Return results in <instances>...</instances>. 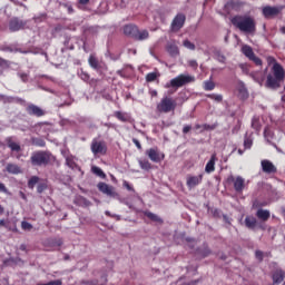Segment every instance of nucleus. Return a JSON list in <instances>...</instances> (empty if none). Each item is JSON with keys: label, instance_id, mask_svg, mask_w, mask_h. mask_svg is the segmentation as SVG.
Instances as JSON below:
<instances>
[{"label": "nucleus", "instance_id": "57", "mask_svg": "<svg viewBox=\"0 0 285 285\" xmlns=\"http://www.w3.org/2000/svg\"><path fill=\"white\" fill-rule=\"evenodd\" d=\"M65 8H67L69 14H72V12H75V9L70 4H65Z\"/></svg>", "mask_w": 285, "mask_h": 285}, {"label": "nucleus", "instance_id": "45", "mask_svg": "<svg viewBox=\"0 0 285 285\" xmlns=\"http://www.w3.org/2000/svg\"><path fill=\"white\" fill-rule=\"evenodd\" d=\"M21 228H22V230H30V229L32 228V224H30V223L23 220V222L21 223Z\"/></svg>", "mask_w": 285, "mask_h": 285}, {"label": "nucleus", "instance_id": "51", "mask_svg": "<svg viewBox=\"0 0 285 285\" xmlns=\"http://www.w3.org/2000/svg\"><path fill=\"white\" fill-rule=\"evenodd\" d=\"M240 70H243L244 75H248V65L247 63H240L239 65Z\"/></svg>", "mask_w": 285, "mask_h": 285}, {"label": "nucleus", "instance_id": "38", "mask_svg": "<svg viewBox=\"0 0 285 285\" xmlns=\"http://www.w3.org/2000/svg\"><path fill=\"white\" fill-rule=\"evenodd\" d=\"M48 244H50L51 246H62L63 240H61V238H51L48 240Z\"/></svg>", "mask_w": 285, "mask_h": 285}, {"label": "nucleus", "instance_id": "50", "mask_svg": "<svg viewBox=\"0 0 285 285\" xmlns=\"http://www.w3.org/2000/svg\"><path fill=\"white\" fill-rule=\"evenodd\" d=\"M13 104H20V106H26V100L23 98L13 97Z\"/></svg>", "mask_w": 285, "mask_h": 285}, {"label": "nucleus", "instance_id": "59", "mask_svg": "<svg viewBox=\"0 0 285 285\" xmlns=\"http://www.w3.org/2000/svg\"><path fill=\"white\" fill-rule=\"evenodd\" d=\"M38 193H43V190H46V186L45 185H38V188H37Z\"/></svg>", "mask_w": 285, "mask_h": 285}, {"label": "nucleus", "instance_id": "22", "mask_svg": "<svg viewBox=\"0 0 285 285\" xmlns=\"http://www.w3.org/2000/svg\"><path fill=\"white\" fill-rule=\"evenodd\" d=\"M114 117H116L118 121H122V124H128V121H130V115H128L127 112L115 111Z\"/></svg>", "mask_w": 285, "mask_h": 285}, {"label": "nucleus", "instance_id": "40", "mask_svg": "<svg viewBox=\"0 0 285 285\" xmlns=\"http://www.w3.org/2000/svg\"><path fill=\"white\" fill-rule=\"evenodd\" d=\"M183 46L188 50H195V43L190 42V40H184Z\"/></svg>", "mask_w": 285, "mask_h": 285}, {"label": "nucleus", "instance_id": "54", "mask_svg": "<svg viewBox=\"0 0 285 285\" xmlns=\"http://www.w3.org/2000/svg\"><path fill=\"white\" fill-rule=\"evenodd\" d=\"M132 144H135L136 148H138V150H141V142H139V140L137 138H132Z\"/></svg>", "mask_w": 285, "mask_h": 285}, {"label": "nucleus", "instance_id": "52", "mask_svg": "<svg viewBox=\"0 0 285 285\" xmlns=\"http://www.w3.org/2000/svg\"><path fill=\"white\" fill-rule=\"evenodd\" d=\"M188 66L190 67V68H194V70H197V68H198V63H197V60H189L188 61Z\"/></svg>", "mask_w": 285, "mask_h": 285}, {"label": "nucleus", "instance_id": "1", "mask_svg": "<svg viewBox=\"0 0 285 285\" xmlns=\"http://www.w3.org/2000/svg\"><path fill=\"white\" fill-rule=\"evenodd\" d=\"M267 63L272 67V73L267 75L266 87L277 90L282 86V81L285 79V70L275 57H267Z\"/></svg>", "mask_w": 285, "mask_h": 285}, {"label": "nucleus", "instance_id": "20", "mask_svg": "<svg viewBox=\"0 0 285 285\" xmlns=\"http://www.w3.org/2000/svg\"><path fill=\"white\" fill-rule=\"evenodd\" d=\"M6 170L10 175H21V167L19 165H17V164L9 163L6 166Z\"/></svg>", "mask_w": 285, "mask_h": 285}, {"label": "nucleus", "instance_id": "10", "mask_svg": "<svg viewBox=\"0 0 285 285\" xmlns=\"http://www.w3.org/2000/svg\"><path fill=\"white\" fill-rule=\"evenodd\" d=\"M186 23V14L177 13L174 20L171 21V30L173 32H179L184 28Z\"/></svg>", "mask_w": 285, "mask_h": 285}, {"label": "nucleus", "instance_id": "33", "mask_svg": "<svg viewBox=\"0 0 285 285\" xmlns=\"http://www.w3.org/2000/svg\"><path fill=\"white\" fill-rule=\"evenodd\" d=\"M91 173L97 175V177H100V179H106V173H104V170L97 166L91 167Z\"/></svg>", "mask_w": 285, "mask_h": 285}, {"label": "nucleus", "instance_id": "46", "mask_svg": "<svg viewBox=\"0 0 285 285\" xmlns=\"http://www.w3.org/2000/svg\"><path fill=\"white\" fill-rule=\"evenodd\" d=\"M255 257L258 262H264V252L262 250H256L255 252Z\"/></svg>", "mask_w": 285, "mask_h": 285}, {"label": "nucleus", "instance_id": "5", "mask_svg": "<svg viewBox=\"0 0 285 285\" xmlns=\"http://www.w3.org/2000/svg\"><path fill=\"white\" fill-rule=\"evenodd\" d=\"M175 108H177V102L168 96L164 97L157 105V111L164 114L173 112Z\"/></svg>", "mask_w": 285, "mask_h": 285}, {"label": "nucleus", "instance_id": "42", "mask_svg": "<svg viewBox=\"0 0 285 285\" xmlns=\"http://www.w3.org/2000/svg\"><path fill=\"white\" fill-rule=\"evenodd\" d=\"M244 148L245 150H250V148H253V140H250L249 138H246L244 140Z\"/></svg>", "mask_w": 285, "mask_h": 285}, {"label": "nucleus", "instance_id": "35", "mask_svg": "<svg viewBox=\"0 0 285 285\" xmlns=\"http://www.w3.org/2000/svg\"><path fill=\"white\" fill-rule=\"evenodd\" d=\"M252 128H254V130H257V132L262 130V124L259 122V118L254 117L252 119Z\"/></svg>", "mask_w": 285, "mask_h": 285}, {"label": "nucleus", "instance_id": "43", "mask_svg": "<svg viewBox=\"0 0 285 285\" xmlns=\"http://www.w3.org/2000/svg\"><path fill=\"white\" fill-rule=\"evenodd\" d=\"M210 248H208V245H204V248H203V250L200 252V255L203 256V257H208V255H210Z\"/></svg>", "mask_w": 285, "mask_h": 285}, {"label": "nucleus", "instance_id": "12", "mask_svg": "<svg viewBox=\"0 0 285 285\" xmlns=\"http://www.w3.org/2000/svg\"><path fill=\"white\" fill-rule=\"evenodd\" d=\"M204 181V174H200L198 176H188L186 180V186L189 188V190H193V188H197L199 184Z\"/></svg>", "mask_w": 285, "mask_h": 285}, {"label": "nucleus", "instance_id": "16", "mask_svg": "<svg viewBox=\"0 0 285 285\" xmlns=\"http://www.w3.org/2000/svg\"><path fill=\"white\" fill-rule=\"evenodd\" d=\"M265 19H271V17H277L282 12V7H271L266 6L262 10Z\"/></svg>", "mask_w": 285, "mask_h": 285}, {"label": "nucleus", "instance_id": "11", "mask_svg": "<svg viewBox=\"0 0 285 285\" xmlns=\"http://www.w3.org/2000/svg\"><path fill=\"white\" fill-rule=\"evenodd\" d=\"M26 112L30 117H45L46 110L35 104H28L26 107Z\"/></svg>", "mask_w": 285, "mask_h": 285}, {"label": "nucleus", "instance_id": "63", "mask_svg": "<svg viewBox=\"0 0 285 285\" xmlns=\"http://www.w3.org/2000/svg\"><path fill=\"white\" fill-rule=\"evenodd\" d=\"M6 213V208L0 205V215H3Z\"/></svg>", "mask_w": 285, "mask_h": 285}, {"label": "nucleus", "instance_id": "36", "mask_svg": "<svg viewBox=\"0 0 285 285\" xmlns=\"http://www.w3.org/2000/svg\"><path fill=\"white\" fill-rule=\"evenodd\" d=\"M66 166H68V168H71V170H75V168H77V163H75V158H72V156H68L66 158Z\"/></svg>", "mask_w": 285, "mask_h": 285}, {"label": "nucleus", "instance_id": "21", "mask_svg": "<svg viewBox=\"0 0 285 285\" xmlns=\"http://www.w3.org/2000/svg\"><path fill=\"white\" fill-rule=\"evenodd\" d=\"M256 217L258 219H261L262 222H268V219H271V212L267 210V209H262L259 208L257 212H256Z\"/></svg>", "mask_w": 285, "mask_h": 285}, {"label": "nucleus", "instance_id": "30", "mask_svg": "<svg viewBox=\"0 0 285 285\" xmlns=\"http://www.w3.org/2000/svg\"><path fill=\"white\" fill-rule=\"evenodd\" d=\"M138 164L141 168V170H153V164L148 159H140L138 160Z\"/></svg>", "mask_w": 285, "mask_h": 285}, {"label": "nucleus", "instance_id": "8", "mask_svg": "<svg viewBox=\"0 0 285 285\" xmlns=\"http://www.w3.org/2000/svg\"><path fill=\"white\" fill-rule=\"evenodd\" d=\"M227 184H234V190L238 194L244 193V188H246V180L242 176L235 177L230 175L227 178Z\"/></svg>", "mask_w": 285, "mask_h": 285}, {"label": "nucleus", "instance_id": "28", "mask_svg": "<svg viewBox=\"0 0 285 285\" xmlns=\"http://www.w3.org/2000/svg\"><path fill=\"white\" fill-rule=\"evenodd\" d=\"M88 63L94 70H99L101 68V66L99 65V60L95 56L89 57Z\"/></svg>", "mask_w": 285, "mask_h": 285}, {"label": "nucleus", "instance_id": "41", "mask_svg": "<svg viewBox=\"0 0 285 285\" xmlns=\"http://www.w3.org/2000/svg\"><path fill=\"white\" fill-rule=\"evenodd\" d=\"M215 128H217V124H214V125L204 124L200 132H204L205 130H215Z\"/></svg>", "mask_w": 285, "mask_h": 285}, {"label": "nucleus", "instance_id": "48", "mask_svg": "<svg viewBox=\"0 0 285 285\" xmlns=\"http://www.w3.org/2000/svg\"><path fill=\"white\" fill-rule=\"evenodd\" d=\"M122 186L127 189V190H129L130 193H135V187H132V185H130V183H128V181H124L122 183Z\"/></svg>", "mask_w": 285, "mask_h": 285}, {"label": "nucleus", "instance_id": "58", "mask_svg": "<svg viewBox=\"0 0 285 285\" xmlns=\"http://www.w3.org/2000/svg\"><path fill=\"white\" fill-rule=\"evenodd\" d=\"M8 227V223L6 222V219H0V228H7Z\"/></svg>", "mask_w": 285, "mask_h": 285}, {"label": "nucleus", "instance_id": "53", "mask_svg": "<svg viewBox=\"0 0 285 285\" xmlns=\"http://www.w3.org/2000/svg\"><path fill=\"white\" fill-rule=\"evenodd\" d=\"M190 130H193V126L186 125V126L183 128V135H188V132H190Z\"/></svg>", "mask_w": 285, "mask_h": 285}, {"label": "nucleus", "instance_id": "49", "mask_svg": "<svg viewBox=\"0 0 285 285\" xmlns=\"http://www.w3.org/2000/svg\"><path fill=\"white\" fill-rule=\"evenodd\" d=\"M80 79H82V81H90V75H88L86 71H81Z\"/></svg>", "mask_w": 285, "mask_h": 285}, {"label": "nucleus", "instance_id": "25", "mask_svg": "<svg viewBox=\"0 0 285 285\" xmlns=\"http://www.w3.org/2000/svg\"><path fill=\"white\" fill-rule=\"evenodd\" d=\"M145 217H148L151 222H156L157 224H164V219L159 217L157 214H154L153 212H145Z\"/></svg>", "mask_w": 285, "mask_h": 285}, {"label": "nucleus", "instance_id": "2", "mask_svg": "<svg viewBox=\"0 0 285 285\" xmlns=\"http://www.w3.org/2000/svg\"><path fill=\"white\" fill-rule=\"evenodd\" d=\"M232 26L239 30L240 32H244V35H255L257 32V21H255V18L253 16L248 14H237L234 16L230 19Z\"/></svg>", "mask_w": 285, "mask_h": 285}, {"label": "nucleus", "instance_id": "15", "mask_svg": "<svg viewBox=\"0 0 285 285\" xmlns=\"http://www.w3.org/2000/svg\"><path fill=\"white\" fill-rule=\"evenodd\" d=\"M262 170L266 175H275L277 173V167L273 164V161L268 159H264L261 161Z\"/></svg>", "mask_w": 285, "mask_h": 285}, {"label": "nucleus", "instance_id": "39", "mask_svg": "<svg viewBox=\"0 0 285 285\" xmlns=\"http://www.w3.org/2000/svg\"><path fill=\"white\" fill-rule=\"evenodd\" d=\"M18 77L21 79L23 83H28V79H30V75L26 72H18Z\"/></svg>", "mask_w": 285, "mask_h": 285}, {"label": "nucleus", "instance_id": "13", "mask_svg": "<svg viewBox=\"0 0 285 285\" xmlns=\"http://www.w3.org/2000/svg\"><path fill=\"white\" fill-rule=\"evenodd\" d=\"M97 188L100 193H104V195H107L108 197H117V191H115V187L106 183H98Z\"/></svg>", "mask_w": 285, "mask_h": 285}, {"label": "nucleus", "instance_id": "4", "mask_svg": "<svg viewBox=\"0 0 285 285\" xmlns=\"http://www.w3.org/2000/svg\"><path fill=\"white\" fill-rule=\"evenodd\" d=\"M124 35L135 41H146V39L150 37V32H148V30H139V27L135 24H126L124 27Z\"/></svg>", "mask_w": 285, "mask_h": 285}, {"label": "nucleus", "instance_id": "3", "mask_svg": "<svg viewBox=\"0 0 285 285\" xmlns=\"http://www.w3.org/2000/svg\"><path fill=\"white\" fill-rule=\"evenodd\" d=\"M57 161V157L49 150L33 151L30 157L31 166H50Z\"/></svg>", "mask_w": 285, "mask_h": 285}, {"label": "nucleus", "instance_id": "18", "mask_svg": "<svg viewBox=\"0 0 285 285\" xmlns=\"http://www.w3.org/2000/svg\"><path fill=\"white\" fill-rule=\"evenodd\" d=\"M284 278H285L284 269H276L272 275V279L274 284H282V282H284Z\"/></svg>", "mask_w": 285, "mask_h": 285}, {"label": "nucleus", "instance_id": "61", "mask_svg": "<svg viewBox=\"0 0 285 285\" xmlns=\"http://www.w3.org/2000/svg\"><path fill=\"white\" fill-rule=\"evenodd\" d=\"M195 130H204V125H195Z\"/></svg>", "mask_w": 285, "mask_h": 285}, {"label": "nucleus", "instance_id": "64", "mask_svg": "<svg viewBox=\"0 0 285 285\" xmlns=\"http://www.w3.org/2000/svg\"><path fill=\"white\" fill-rule=\"evenodd\" d=\"M6 60L3 58H0V66H4Z\"/></svg>", "mask_w": 285, "mask_h": 285}, {"label": "nucleus", "instance_id": "7", "mask_svg": "<svg viewBox=\"0 0 285 285\" xmlns=\"http://www.w3.org/2000/svg\"><path fill=\"white\" fill-rule=\"evenodd\" d=\"M92 155H106L108 153V146L106 145V141L104 140H97V138H94L90 146Z\"/></svg>", "mask_w": 285, "mask_h": 285}, {"label": "nucleus", "instance_id": "23", "mask_svg": "<svg viewBox=\"0 0 285 285\" xmlns=\"http://www.w3.org/2000/svg\"><path fill=\"white\" fill-rule=\"evenodd\" d=\"M245 226L246 228H249L250 230H254V228L257 227V218L253 216H247L245 218Z\"/></svg>", "mask_w": 285, "mask_h": 285}, {"label": "nucleus", "instance_id": "47", "mask_svg": "<svg viewBox=\"0 0 285 285\" xmlns=\"http://www.w3.org/2000/svg\"><path fill=\"white\" fill-rule=\"evenodd\" d=\"M90 3V0H78V8L80 10H83V6H88Z\"/></svg>", "mask_w": 285, "mask_h": 285}, {"label": "nucleus", "instance_id": "9", "mask_svg": "<svg viewBox=\"0 0 285 285\" xmlns=\"http://www.w3.org/2000/svg\"><path fill=\"white\" fill-rule=\"evenodd\" d=\"M145 155L150 159V161H154V164H160V161L166 159V155L159 151V148L157 147L147 149Z\"/></svg>", "mask_w": 285, "mask_h": 285}, {"label": "nucleus", "instance_id": "34", "mask_svg": "<svg viewBox=\"0 0 285 285\" xmlns=\"http://www.w3.org/2000/svg\"><path fill=\"white\" fill-rule=\"evenodd\" d=\"M158 77H159V73H157V72H149V73L146 75V81L148 83H153V81H157Z\"/></svg>", "mask_w": 285, "mask_h": 285}, {"label": "nucleus", "instance_id": "32", "mask_svg": "<svg viewBox=\"0 0 285 285\" xmlns=\"http://www.w3.org/2000/svg\"><path fill=\"white\" fill-rule=\"evenodd\" d=\"M216 87L215 85V81L213 80H205L203 82V89L206 91V92H210L213 91V89Z\"/></svg>", "mask_w": 285, "mask_h": 285}, {"label": "nucleus", "instance_id": "14", "mask_svg": "<svg viewBox=\"0 0 285 285\" xmlns=\"http://www.w3.org/2000/svg\"><path fill=\"white\" fill-rule=\"evenodd\" d=\"M26 28V21L19 18H12L9 22V30L11 32H19V30H23Z\"/></svg>", "mask_w": 285, "mask_h": 285}, {"label": "nucleus", "instance_id": "26", "mask_svg": "<svg viewBox=\"0 0 285 285\" xmlns=\"http://www.w3.org/2000/svg\"><path fill=\"white\" fill-rule=\"evenodd\" d=\"M205 97L216 101V104H222L224 101V96L222 94H206Z\"/></svg>", "mask_w": 285, "mask_h": 285}, {"label": "nucleus", "instance_id": "60", "mask_svg": "<svg viewBox=\"0 0 285 285\" xmlns=\"http://www.w3.org/2000/svg\"><path fill=\"white\" fill-rule=\"evenodd\" d=\"M218 61H219L220 63H225V62H226V56H219V57H218Z\"/></svg>", "mask_w": 285, "mask_h": 285}, {"label": "nucleus", "instance_id": "19", "mask_svg": "<svg viewBox=\"0 0 285 285\" xmlns=\"http://www.w3.org/2000/svg\"><path fill=\"white\" fill-rule=\"evenodd\" d=\"M215 161H217V154H213L209 161L205 166V173H215Z\"/></svg>", "mask_w": 285, "mask_h": 285}, {"label": "nucleus", "instance_id": "37", "mask_svg": "<svg viewBox=\"0 0 285 285\" xmlns=\"http://www.w3.org/2000/svg\"><path fill=\"white\" fill-rule=\"evenodd\" d=\"M37 184H39V176H32L29 180H28V188H35V186H37Z\"/></svg>", "mask_w": 285, "mask_h": 285}, {"label": "nucleus", "instance_id": "27", "mask_svg": "<svg viewBox=\"0 0 285 285\" xmlns=\"http://www.w3.org/2000/svg\"><path fill=\"white\" fill-rule=\"evenodd\" d=\"M240 52H243L247 57V59H250L255 55V51H253V47L248 45H244L240 49Z\"/></svg>", "mask_w": 285, "mask_h": 285}, {"label": "nucleus", "instance_id": "56", "mask_svg": "<svg viewBox=\"0 0 285 285\" xmlns=\"http://www.w3.org/2000/svg\"><path fill=\"white\" fill-rule=\"evenodd\" d=\"M4 104H14V97H6L4 96Z\"/></svg>", "mask_w": 285, "mask_h": 285}, {"label": "nucleus", "instance_id": "44", "mask_svg": "<svg viewBox=\"0 0 285 285\" xmlns=\"http://www.w3.org/2000/svg\"><path fill=\"white\" fill-rule=\"evenodd\" d=\"M249 61H253L255 66H262L263 61L259 59V57L253 55V57L249 59Z\"/></svg>", "mask_w": 285, "mask_h": 285}, {"label": "nucleus", "instance_id": "29", "mask_svg": "<svg viewBox=\"0 0 285 285\" xmlns=\"http://www.w3.org/2000/svg\"><path fill=\"white\" fill-rule=\"evenodd\" d=\"M107 282H108L107 276H101V283L97 281H82L81 285H106Z\"/></svg>", "mask_w": 285, "mask_h": 285}, {"label": "nucleus", "instance_id": "24", "mask_svg": "<svg viewBox=\"0 0 285 285\" xmlns=\"http://www.w3.org/2000/svg\"><path fill=\"white\" fill-rule=\"evenodd\" d=\"M167 52L171 57H177V55H179V47H177V45L175 42H169L167 45Z\"/></svg>", "mask_w": 285, "mask_h": 285}, {"label": "nucleus", "instance_id": "62", "mask_svg": "<svg viewBox=\"0 0 285 285\" xmlns=\"http://www.w3.org/2000/svg\"><path fill=\"white\" fill-rule=\"evenodd\" d=\"M2 50H6L7 52H14V49H12V47H4Z\"/></svg>", "mask_w": 285, "mask_h": 285}, {"label": "nucleus", "instance_id": "31", "mask_svg": "<svg viewBox=\"0 0 285 285\" xmlns=\"http://www.w3.org/2000/svg\"><path fill=\"white\" fill-rule=\"evenodd\" d=\"M31 144L32 146H37L38 148H46V140L42 138L32 137Z\"/></svg>", "mask_w": 285, "mask_h": 285}, {"label": "nucleus", "instance_id": "6", "mask_svg": "<svg viewBox=\"0 0 285 285\" xmlns=\"http://www.w3.org/2000/svg\"><path fill=\"white\" fill-rule=\"evenodd\" d=\"M193 81H195L194 77L181 73L176 78H173L169 85H166V88H181L186 86V83H193Z\"/></svg>", "mask_w": 285, "mask_h": 285}, {"label": "nucleus", "instance_id": "17", "mask_svg": "<svg viewBox=\"0 0 285 285\" xmlns=\"http://www.w3.org/2000/svg\"><path fill=\"white\" fill-rule=\"evenodd\" d=\"M6 144L12 153H21V145L19 142H14V139L12 137H7L6 138Z\"/></svg>", "mask_w": 285, "mask_h": 285}, {"label": "nucleus", "instance_id": "55", "mask_svg": "<svg viewBox=\"0 0 285 285\" xmlns=\"http://www.w3.org/2000/svg\"><path fill=\"white\" fill-rule=\"evenodd\" d=\"M0 193L8 194V187H6V184L0 183Z\"/></svg>", "mask_w": 285, "mask_h": 285}]
</instances>
